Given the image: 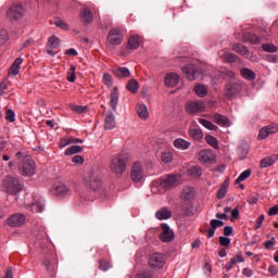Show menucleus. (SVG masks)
Masks as SVG:
<instances>
[{
	"label": "nucleus",
	"instance_id": "nucleus-25",
	"mask_svg": "<svg viewBox=\"0 0 278 278\" xmlns=\"http://www.w3.org/2000/svg\"><path fill=\"white\" fill-rule=\"evenodd\" d=\"M112 72L118 79H125L126 77L131 76V72H129L127 67H115Z\"/></svg>",
	"mask_w": 278,
	"mask_h": 278
},
{
	"label": "nucleus",
	"instance_id": "nucleus-16",
	"mask_svg": "<svg viewBox=\"0 0 278 278\" xmlns=\"http://www.w3.org/2000/svg\"><path fill=\"white\" fill-rule=\"evenodd\" d=\"M195 194H197V191H194V188L186 187L182 189L181 199L185 203H192V201H194Z\"/></svg>",
	"mask_w": 278,
	"mask_h": 278
},
{
	"label": "nucleus",
	"instance_id": "nucleus-24",
	"mask_svg": "<svg viewBox=\"0 0 278 278\" xmlns=\"http://www.w3.org/2000/svg\"><path fill=\"white\" fill-rule=\"evenodd\" d=\"M189 136L193 140L201 142V140H203V130H201V128H199V126H191L189 128Z\"/></svg>",
	"mask_w": 278,
	"mask_h": 278
},
{
	"label": "nucleus",
	"instance_id": "nucleus-44",
	"mask_svg": "<svg viewBox=\"0 0 278 278\" xmlns=\"http://www.w3.org/2000/svg\"><path fill=\"white\" fill-rule=\"evenodd\" d=\"M43 265L46 266L47 270H49L50 273L55 270V268H58V263L55 262V260L54 261L45 260Z\"/></svg>",
	"mask_w": 278,
	"mask_h": 278
},
{
	"label": "nucleus",
	"instance_id": "nucleus-41",
	"mask_svg": "<svg viewBox=\"0 0 278 278\" xmlns=\"http://www.w3.org/2000/svg\"><path fill=\"white\" fill-rule=\"evenodd\" d=\"M84 151V148L80 146H72L66 149L65 155H75L76 153H81Z\"/></svg>",
	"mask_w": 278,
	"mask_h": 278
},
{
	"label": "nucleus",
	"instance_id": "nucleus-40",
	"mask_svg": "<svg viewBox=\"0 0 278 278\" xmlns=\"http://www.w3.org/2000/svg\"><path fill=\"white\" fill-rule=\"evenodd\" d=\"M227 188H229V181L225 180L223 186L217 191V199H225V195L227 194Z\"/></svg>",
	"mask_w": 278,
	"mask_h": 278
},
{
	"label": "nucleus",
	"instance_id": "nucleus-36",
	"mask_svg": "<svg viewBox=\"0 0 278 278\" xmlns=\"http://www.w3.org/2000/svg\"><path fill=\"white\" fill-rule=\"evenodd\" d=\"M22 64H23V59H22V58H17V59L13 62V64H12V66H11V68H10L11 75L16 76V74L20 73V71H21V65H22Z\"/></svg>",
	"mask_w": 278,
	"mask_h": 278
},
{
	"label": "nucleus",
	"instance_id": "nucleus-8",
	"mask_svg": "<svg viewBox=\"0 0 278 278\" xmlns=\"http://www.w3.org/2000/svg\"><path fill=\"white\" fill-rule=\"evenodd\" d=\"M88 186L93 192L101 194L103 192V181L99 175L91 174L89 176Z\"/></svg>",
	"mask_w": 278,
	"mask_h": 278
},
{
	"label": "nucleus",
	"instance_id": "nucleus-15",
	"mask_svg": "<svg viewBox=\"0 0 278 278\" xmlns=\"http://www.w3.org/2000/svg\"><path fill=\"white\" fill-rule=\"evenodd\" d=\"M52 190L58 197H67L71 194V187L66 186L64 182L54 184Z\"/></svg>",
	"mask_w": 278,
	"mask_h": 278
},
{
	"label": "nucleus",
	"instance_id": "nucleus-6",
	"mask_svg": "<svg viewBox=\"0 0 278 278\" xmlns=\"http://www.w3.org/2000/svg\"><path fill=\"white\" fill-rule=\"evenodd\" d=\"M242 91V85L238 83H228L225 85L224 96L226 99H233L236 94H240Z\"/></svg>",
	"mask_w": 278,
	"mask_h": 278
},
{
	"label": "nucleus",
	"instance_id": "nucleus-55",
	"mask_svg": "<svg viewBox=\"0 0 278 278\" xmlns=\"http://www.w3.org/2000/svg\"><path fill=\"white\" fill-rule=\"evenodd\" d=\"M264 247H265V249H267L268 251L273 250L274 247H275V237H271L270 240L265 241V242H264Z\"/></svg>",
	"mask_w": 278,
	"mask_h": 278
},
{
	"label": "nucleus",
	"instance_id": "nucleus-42",
	"mask_svg": "<svg viewBox=\"0 0 278 278\" xmlns=\"http://www.w3.org/2000/svg\"><path fill=\"white\" fill-rule=\"evenodd\" d=\"M205 141L210 147H213V149H218V139L212 135H206L205 136Z\"/></svg>",
	"mask_w": 278,
	"mask_h": 278
},
{
	"label": "nucleus",
	"instance_id": "nucleus-20",
	"mask_svg": "<svg viewBox=\"0 0 278 278\" xmlns=\"http://www.w3.org/2000/svg\"><path fill=\"white\" fill-rule=\"evenodd\" d=\"M27 208L34 213H40L45 210V204H42V200L40 198H34V202L31 204H27Z\"/></svg>",
	"mask_w": 278,
	"mask_h": 278
},
{
	"label": "nucleus",
	"instance_id": "nucleus-48",
	"mask_svg": "<svg viewBox=\"0 0 278 278\" xmlns=\"http://www.w3.org/2000/svg\"><path fill=\"white\" fill-rule=\"evenodd\" d=\"M54 25L56 27H60L61 29H68V24H66V22H64L62 18L60 17H55L54 18Z\"/></svg>",
	"mask_w": 278,
	"mask_h": 278
},
{
	"label": "nucleus",
	"instance_id": "nucleus-29",
	"mask_svg": "<svg viewBox=\"0 0 278 278\" xmlns=\"http://www.w3.org/2000/svg\"><path fill=\"white\" fill-rule=\"evenodd\" d=\"M174 147L176 149H180L181 151H186L190 149V141H187L186 139L178 138L174 141Z\"/></svg>",
	"mask_w": 278,
	"mask_h": 278
},
{
	"label": "nucleus",
	"instance_id": "nucleus-53",
	"mask_svg": "<svg viewBox=\"0 0 278 278\" xmlns=\"http://www.w3.org/2000/svg\"><path fill=\"white\" fill-rule=\"evenodd\" d=\"M225 225V223L220 219H212L211 220V227H213V229H218V227H223Z\"/></svg>",
	"mask_w": 278,
	"mask_h": 278
},
{
	"label": "nucleus",
	"instance_id": "nucleus-2",
	"mask_svg": "<svg viewBox=\"0 0 278 278\" xmlns=\"http://www.w3.org/2000/svg\"><path fill=\"white\" fill-rule=\"evenodd\" d=\"M18 173L23 175V177H31L36 175V162L31 160V156H25L18 163Z\"/></svg>",
	"mask_w": 278,
	"mask_h": 278
},
{
	"label": "nucleus",
	"instance_id": "nucleus-4",
	"mask_svg": "<svg viewBox=\"0 0 278 278\" xmlns=\"http://www.w3.org/2000/svg\"><path fill=\"white\" fill-rule=\"evenodd\" d=\"M25 16V8L23 4H15L8 9L7 18L14 23V21H20Z\"/></svg>",
	"mask_w": 278,
	"mask_h": 278
},
{
	"label": "nucleus",
	"instance_id": "nucleus-30",
	"mask_svg": "<svg viewBox=\"0 0 278 278\" xmlns=\"http://www.w3.org/2000/svg\"><path fill=\"white\" fill-rule=\"evenodd\" d=\"M277 160H278V154L266 156L261 161V168H268V166H273V164H275Z\"/></svg>",
	"mask_w": 278,
	"mask_h": 278
},
{
	"label": "nucleus",
	"instance_id": "nucleus-3",
	"mask_svg": "<svg viewBox=\"0 0 278 278\" xmlns=\"http://www.w3.org/2000/svg\"><path fill=\"white\" fill-rule=\"evenodd\" d=\"M156 184L161 190H170L179 184V177L175 175H167L159 179Z\"/></svg>",
	"mask_w": 278,
	"mask_h": 278
},
{
	"label": "nucleus",
	"instance_id": "nucleus-34",
	"mask_svg": "<svg viewBox=\"0 0 278 278\" xmlns=\"http://www.w3.org/2000/svg\"><path fill=\"white\" fill-rule=\"evenodd\" d=\"M137 114H138L139 118L147 121V118H149V109H147V105H144V104H139L137 106Z\"/></svg>",
	"mask_w": 278,
	"mask_h": 278
},
{
	"label": "nucleus",
	"instance_id": "nucleus-32",
	"mask_svg": "<svg viewBox=\"0 0 278 278\" xmlns=\"http://www.w3.org/2000/svg\"><path fill=\"white\" fill-rule=\"evenodd\" d=\"M198 123H200L202 127H205V129H208V131H218V126L214 125L212 122L205 118H199Z\"/></svg>",
	"mask_w": 278,
	"mask_h": 278
},
{
	"label": "nucleus",
	"instance_id": "nucleus-62",
	"mask_svg": "<svg viewBox=\"0 0 278 278\" xmlns=\"http://www.w3.org/2000/svg\"><path fill=\"white\" fill-rule=\"evenodd\" d=\"M277 214H278V204L270 207L268 211V216H277Z\"/></svg>",
	"mask_w": 278,
	"mask_h": 278
},
{
	"label": "nucleus",
	"instance_id": "nucleus-28",
	"mask_svg": "<svg viewBox=\"0 0 278 278\" xmlns=\"http://www.w3.org/2000/svg\"><path fill=\"white\" fill-rule=\"evenodd\" d=\"M173 216L170 210L163 207L155 213L157 220H168Z\"/></svg>",
	"mask_w": 278,
	"mask_h": 278
},
{
	"label": "nucleus",
	"instance_id": "nucleus-52",
	"mask_svg": "<svg viewBox=\"0 0 278 278\" xmlns=\"http://www.w3.org/2000/svg\"><path fill=\"white\" fill-rule=\"evenodd\" d=\"M5 119L9 121V123H14V121H16L15 114L12 110H7Z\"/></svg>",
	"mask_w": 278,
	"mask_h": 278
},
{
	"label": "nucleus",
	"instance_id": "nucleus-31",
	"mask_svg": "<svg viewBox=\"0 0 278 278\" xmlns=\"http://www.w3.org/2000/svg\"><path fill=\"white\" fill-rule=\"evenodd\" d=\"M232 49L236 51V53L243 55V58H250L251 55L247 47L242 46V43H235L232 46Z\"/></svg>",
	"mask_w": 278,
	"mask_h": 278
},
{
	"label": "nucleus",
	"instance_id": "nucleus-35",
	"mask_svg": "<svg viewBox=\"0 0 278 278\" xmlns=\"http://www.w3.org/2000/svg\"><path fill=\"white\" fill-rule=\"evenodd\" d=\"M188 175H190V177H193L194 179H199V177L203 175V169H201V166L194 165L188 169Z\"/></svg>",
	"mask_w": 278,
	"mask_h": 278
},
{
	"label": "nucleus",
	"instance_id": "nucleus-51",
	"mask_svg": "<svg viewBox=\"0 0 278 278\" xmlns=\"http://www.w3.org/2000/svg\"><path fill=\"white\" fill-rule=\"evenodd\" d=\"M68 144H73L71 137H63L59 142L61 149H64V147H68Z\"/></svg>",
	"mask_w": 278,
	"mask_h": 278
},
{
	"label": "nucleus",
	"instance_id": "nucleus-37",
	"mask_svg": "<svg viewBox=\"0 0 278 278\" xmlns=\"http://www.w3.org/2000/svg\"><path fill=\"white\" fill-rule=\"evenodd\" d=\"M126 88L127 90H129V92H132V94H136V92H138V89L140 88V84H138V80L136 79H130L126 85Z\"/></svg>",
	"mask_w": 278,
	"mask_h": 278
},
{
	"label": "nucleus",
	"instance_id": "nucleus-23",
	"mask_svg": "<svg viewBox=\"0 0 278 278\" xmlns=\"http://www.w3.org/2000/svg\"><path fill=\"white\" fill-rule=\"evenodd\" d=\"M164 81H165V86H169L170 88H173L179 84V74L168 73L165 76Z\"/></svg>",
	"mask_w": 278,
	"mask_h": 278
},
{
	"label": "nucleus",
	"instance_id": "nucleus-38",
	"mask_svg": "<svg viewBox=\"0 0 278 278\" xmlns=\"http://www.w3.org/2000/svg\"><path fill=\"white\" fill-rule=\"evenodd\" d=\"M195 94L200 98L207 97V87L204 85H195L193 88Z\"/></svg>",
	"mask_w": 278,
	"mask_h": 278
},
{
	"label": "nucleus",
	"instance_id": "nucleus-21",
	"mask_svg": "<svg viewBox=\"0 0 278 278\" xmlns=\"http://www.w3.org/2000/svg\"><path fill=\"white\" fill-rule=\"evenodd\" d=\"M109 105L112 108L113 112H116V108L118 106V87H114L110 94Z\"/></svg>",
	"mask_w": 278,
	"mask_h": 278
},
{
	"label": "nucleus",
	"instance_id": "nucleus-39",
	"mask_svg": "<svg viewBox=\"0 0 278 278\" xmlns=\"http://www.w3.org/2000/svg\"><path fill=\"white\" fill-rule=\"evenodd\" d=\"M60 47V38L51 36L47 42V49H58Z\"/></svg>",
	"mask_w": 278,
	"mask_h": 278
},
{
	"label": "nucleus",
	"instance_id": "nucleus-57",
	"mask_svg": "<svg viewBox=\"0 0 278 278\" xmlns=\"http://www.w3.org/2000/svg\"><path fill=\"white\" fill-rule=\"evenodd\" d=\"M224 60L225 62H236V55H233V53L226 52L224 54Z\"/></svg>",
	"mask_w": 278,
	"mask_h": 278
},
{
	"label": "nucleus",
	"instance_id": "nucleus-7",
	"mask_svg": "<svg viewBox=\"0 0 278 278\" xmlns=\"http://www.w3.org/2000/svg\"><path fill=\"white\" fill-rule=\"evenodd\" d=\"M108 42H109V45H112L113 47L122 45L123 43V30H121V28L111 29L108 35Z\"/></svg>",
	"mask_w": 278,
	"mask_h": 278
},
{
	"label": "nucleus",
	"instance_id": "nucleus-17",
	"mask_svg": "<svg viewBox=\"0 0 278 278\" xmlns=\"http://www.w3.org/2000/svg\"><path fill=\"white\" fill-rule=\"evenodd\" d=\"M199 161L202 164H212L214 162V153L210 150H201L199 152Z\"/></svg>",
	"mask_w": 278,
	"mask_h": 278
},
{
	"label": "nucleus",
	"instance_id": "nucleus-33",
	"mask_svg": "<svg viewBox=\"0 0 278 278\" xmlns=\"http://www.w3.org/2000/svg\"><path fill=\"white\" fill-rule=\"evenodd\" d=\"M240 75L241 77H243V79H247L248 81H253V79H255V72L250 68H241Z\"/></svg>",
	"mask_w": 278,
	"mask_h": 278
},
{
	"label": "nucleus",
	"instance_id": "nucleus-10",
	"mask_svg": "<svg viewBox=\"0 0 278 278\" xmlns=\"http://www.w3.org/2000/svg\"><path fill=\"white\" fill-rule=\"evenodd\" d=\"M275 134H278V125L277 124H270L260 129L257 139L258 140H266L268 136H273Z\"/></svg>",
	"mask_w": 278,
	"mask_h": 278
},
{
	"label": "nucleus",
	"instance_id": "nucleus-56",
	"mask_svg": "<svg viewBox=\"0 0 278 278\" xmlns=\"http://www.w3.org/2000/svg\"><path fill=\"white\" fill-rule=\"evenodd\" d=\"M99 266H100V270H110V268L112 267L110 262H105V261H100Z\"/></svg>",
	"mask_w": 278,
	"mask_h": 278
},
{
	"label": "nucleus",
	"instance_id": "nucleus-45",
	"mask_svg": "<svg viewBox=\"0 0 278 278\" xmlns=\"http://www.w3.org/2000/svg\"><path fill=\"white\" fill-rule=\"evenodd\" d=\"M251 177V169H247L240 174V176L236 179V184H241V181H244L245 179H249Z\"/></svg>",
	"mask_w": 278,
	"mask_h": 278
},
{
	"label": "nucleus",
	"instance_id": "nucleus-49",
	"mask_svg": "<svg viewBox=\"0 0 278 278\" xmlns=\"http://www.w3.org/2000/svg\"><path fill=\"white\" fill-rule=\"evenodd\" d=\"M72 110H73V112H76L77 114H86V112H88V106L73 105Z\"/></svg>",
	"mask_w": 278,
	"mask_h": 278
},
{
	"label": "nucleus",
	"instance_id": "nucleus-46",
	"mask_svg": "<svg viewBox=\"0 0 278 278\" xmlns=\"http://www.w3.org/2000/svg\"><path fill=\"white\" fill-rule=\"evenodd\" d=\"M161 160L164 164H170V162H173V153L163 152L161 155Z\"/></svg>",
	"mask_w": 278,
	"mask_h": 278
},
{
	"label": "nucleus",
	"instance_id": "nucleus-58",
	"mask_svg": "<svg viewBox=\"0 0 278 278\" xmlns=\"http://www.w3.org/2000/svg\"><path fill=\"white\" fill-rule=\"evenodd\" d=\"M224 77L226 79H236V73H233V71L226 70L224 72Z\"/></svg>",
	"mask_w": 278,
	"mask_h": 278
},
{
	"label": "nucleus",
	"instance_id": "nucleus-54",
	"mask_svg": "<svg viewBox=\"0 0 278 278\" xmlns=\"http://www.w3.org/2000/svg\"><path fill=\"white\" fill-rule=\"evenodd\" d=\"M219 244H220V247H230L231 239H229L227 237H219Z\"/></svg>",
	"mask_w": 278,
	"mask_h": 278
},
{
	"label": "nucleus",
	"instance_id": "nucleus-13",
	"mask_svg": "<svg viewBox=\"0 0 278 278\" xmlns=\"http://www.w3.org/2000/svg\"><path fill=\"white\" fill-rule=\"evenodd\" d=\"M182 73L189 81H194L197 77H199V70H197V66L194 64H188L185 67H182Z\"/></svg>",
	"mask_w": 278,
	"mask_h": 278
},
{
	"label": "nucleus",
	"instance_id": "nucleus-22",
	"mask_svg": "<svg viewBox=\"0 0 278 278\" xmlns=\"http://www.w3.org/2000/svg\"><path fill=\"white\" fill-rule=\"evenodd\" d=\"M8 188L7 191L10 192V194H14L15 192H21V182L16 178H9L8 179Z\"/></svg>",
	"mask_w": 278,
	"mask_h": 278
},
{
	"label": "nucleus",
	"instance_id": "nucleus-12",
	"mask_svg": "<svg viewBox=\"0 0 278 278\" xmlns=\"http://www.w3.org/2000/svg\"><path fill=\"white\" fill-rule=\"evenodd\" d=\"M143 177H144V170H142V165L140 163H134L130 170V178L138 184L142 181Z\"/></svg>",
	"mask_w": 278,
	"mask_h": 278
},
{
	"label": "nucleus",
	"instance_id": "nucleus-47",
	"mask_svg": "<svg viewBox=\"0 0 278 278\" xmlns=\"http://www.w3.org/2000/svg\"><path fill=\"white\" fill-rule=\"evenodd\" d=\"M263 51H266L267 53H275L277 51V47L273 43H264L262 46Z\"/></svg>",
	"mask_w": 278,
	"mask_h": 278
},
{
	"label": "nucleus",
	"instance_id": "nucleus-9",
	"mask_svg": "<svg viewBox=\"0 0 278 278\" xmlns=\"http://www.w3.org/2000/svg\"><path fill=\"white\" fill-rule=\"evenodd\" d=\"M26 220H27V216H25L24 214L17 213L7 218V225L9 227H14V228L23 227Z\"/></svg>",
	"mask_w": 278,
	"mask_h": 278
},
{
	"label": "nucleus",
	"instance_id": "nucleus-60",
	"mask_svg": "<svg viewBox=\"0 0 278 278\" xmlns=\"http://www.w3.org/2000/svg\"><path fill=\"white\" fill-rule=\"evenodd\" d=\"M233 266H236V258H230V262L225 265V269L229 271Z\"/></svg>",
	"mask_w": 278,
	"mask_h": 278
},
{
	"label": "nucleus",
	"instance_id": "nucleus-64",
	"mask_svg": "<svg viewBox=\"0 0 278 278\" xmlns=\"http://www.w3.org/2000/svg\"><path fill=\"white\" fill-rule=\"evenodd\" d=\"M5 278H14V274L12 271V267H8L7 268Z\"/></svg>",
	"mask_w": 278,
	"mask_h": 278
},
{
	"label": "nucleus",
	"instance_id": "nucleus-26",
	"mask_svg": "<svg viewBox=\"0 0 278 278\" xmlns=\"http://www.w3.org/2000/svg\"><path fill=\"white\" fill-rule=\"evenodd\" d=\"M80 20L83 21V23H85L86 25H90V23H92L93 21V16H92V12L90 11V9L85 8L80 11Z\"/></svg>",
	"mask_w": 278,
	"mask_h": 278
},
{
	"label": "nucleus",
	"instance_id": "nucleus-63",
	"mask_svg": "<svg viewBox=\"0 0 278 278\" xmlns=\"http://www.w3.org/2000/svg\"><path fill=\"white\" fill-rule=\"evenodd\" d=\"M231 233H233V227L231 226L224 227V236H231Z\"/></svg>",
	"mask_w": 278,
	"mask_h": 278
},
{
	"label": "nucleus",
	"instance_id": "nucleus-19",
	"mask_svg": "<svg viewBox=\"0 0 278 278\" xmlns=\"http://www.w3.org/2000/svg\"><path fill=\"white\" fill-rule=\"evenodd\" d=\"M212 118L216 125L220 127H231V122L227 118V116L215 113L212 115Z\"/></svg>",
	"mask_w": 278,
	"mask_h": 278
},
{
	"label": "nucleus",
	"instance_id": "nucleus-5",
	"mask_svg": "<svg viewBox=\"0 0 278 278\" xmlns=\"http://www.w3.org/2000/svg\"><path fill=\"white\" fill-rule=\"evenodd\" d=\"M185 110L187 114H201L202 112H205V102L189 101L187 102Z\"/></svg>",
	"mask_w": 278,
	"mask_h": 278
},
{
	"label": "nucleus",
	"instance_id": "nucleus-1",
	"mask_svg": "<svg viewBox=\"0 0 278 278\" xmlns=\"http://www.w3.org/2000/svg\"><path fill=\"white\" fill-rule=\"evenodd\" d=\"M128 160L125 154L114 156L109 164V170L116 177H123V174L127 170Z\"/></svg>",
	"mask_w": 278,
	"mask_h": 278
},
{
	"label": "nucleus",
	"instance_id": "nucleus-18",
	"mask_svg": "<svg viewBox=\"0 0 278 278\" xmlns=\"http://www.w3.org/2000/svg\"><path fill=\"white\" fill-rule=\"evenodd\" d=\"M141 42L142 39L140 38V36L131 35L126 45V49H129L130 51H136V49H139Z\"/></svg>",
	"mask_w": 278,
	"mask_h": 278
},
{
	"label": "nucleus",
	"instance_id": "nucleus-11",
	"mask_svg": "<svg viewBox=\"0 0 278 278\" xmlns=\"http://www.w3.org/2000/svg\"><path fill=\"white\" fill-rule=\"evenodd\" d=\"M164 263V255H162L161 253L151 254L148 262L150 268H163Z\"/></svg>",
	"mask_w": 278,
	"mask_h": 278
},
{
	"label": "nucleus",
	"instance_id": "nucleus-61",
	"mask_svg": "<svg viewBox=\"0 0 278 278\" xmlns=\"http://www.w3.org/2000/svg\"><path fill=\"white\" fill-rule=\"evenodd\" d=\"M264 215H260L258 218L256 219V226L255 229H261L262 228V224L264 223Z\"/></svg>",
	"mask_w": 278,
	"mask_h": 278
},
{
	"label": "nucleus",
	"instance_id": "nucleus-43",
	"mask_svg": "<svg viewBox=\"0 0 278 278\" xmlns=\"http://www.w3.org/2000/svg\"><path fill=\"white\" fill-rule=\"evenodd\" d=\"M103 84L109 87L112 88V86H114V79L112 78V75H110V73L105 72L103 74Z\"/></svg>",
	"mask_w": 278,
	"mask_h": 278
},
{
	"label": "nucleus",
	"instance_id": "nucleus-59",
	"mask_svg": "<svg viewBox=\"0 0 278 278\" xmlns=\"http://www.w3.org/2000/svg\"><path fill=\"white\" fill-rule=\"evenodd\" d=\"M72 162H73L74 164L81 165V164H84V156H81V155H76V156H74V157L72 159Z\"/></svg>",
	"mask_w": 278,
	"mask_h": 278
},
{
	"label": "nucleus",
	"instance_id": "nucleus-14",
	"mask_svg": "<svg viewBox=\"0 0 278 278\" xmlns=\"http://www.w3.org/2000/svg\"><path fill=\"white\" fill-rule=\"evenodd\" d=\"M162 232L160 235V239L162 242H173L175 239V232L170 230V227L167 224L161 225Z\"/></svg>",
	"mask_w": 278,
	"mask_h": 278
},
{
	"label": "nucleus",
	"instance_id": "nucleus-50",
	"mask_svg": "<svg viewBox=\"0 0 278 278\" xmlns=\"http://www.w3.org/2000/svg\"><path fill=\"white\" fill-rule=\"evenodd\" d=\"M77 79V75L75 74V66H71L67 73V81H75Z\"/></svg>",
	"mask_w": 278,
	"mask_h": 278
},
{
	"label": "nucleus",
	"instance_id": "nucleus-27",
	"mask_svg": "<svg viewBox=\"0 0 278 278\" xmlns=\"http://www.w3.org/2000/svg\"><path fill=\"white\" fill-rule=\"evenodd\" d=\"M116 127V118L114 117V113L106 114L104 118V129L110 130Z\"/></svg>",
	"mask_w": 278,
	"mask_h": 278
}]
</instances>
